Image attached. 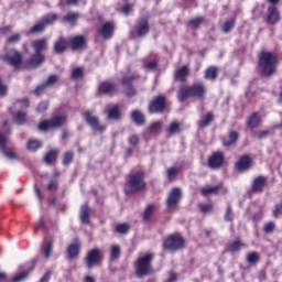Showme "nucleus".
<instances>
[{
    "label": "nucleus",
    "instance_id": "nucleus-1",
    "mask_svg": "<svg viewBox=\"0 0 282 282\" xmlns=\"http://www.w3.org/2000/svg\"><path fill=\"white\" fill-rule=\"evenodd\" d=\"M176 98L178 102H186L188 98L204 100L206 98V85L202 82L195 83L192 86L181 85L176 93Z\"/></svg>",
    "mask_w": 282,
    "mask_h": 282
},
{
    "label": "nucleus",
    "instance_id": "nucleus-2",
    "mask_svg": "<svg viewBox=\"0 0 282 282\" xmlns=\"http://www.w3.org/2000/svg\"><path fill=\"white\" fill-rule=\"evenodd\" d=\"M276 55L271 52L262 51L259 54L258 59L261 76H264V78H270V76H273V74L276 72Z\"/></svg>",
    "mask_w": 282,
    "mask_h": 282
},
{
    "label": "nucleus",
    "instance_id": "nucleus-3",
    "mask_svg": "<svg viewBox=\"0 0 282 282\" xmlns=\"http://www.w3.org/2000/svg\"><path fill=\"white\" fill-rule=\"evenodd\" d=\"M145 174L143 171L130 174L124 185L126 195H133V193H140L147 188V182H144Z\"/></svg>",
    "mask_w": 282,
    "mask_h": 282
},
{
    "label": "nucleus",
    "instance_id": "nucleus-4",
    "mask_svg": "<svg viewBox=\"0 0 282 282\" xmlns=\"http://www.w3.org/2000/svg\"><path fill=\"white\" fill-rule=\"evenodd\" d=\"M152 262H153V253H148L143 257H140L137 260L135 272L139 279H142V276H149V274L153 272V267L151 265Z\"/></svg>",
    "mask_w": 282,
    "mask_h": 282
},
{
    "label": "nucleus",
    "instance_id": "nucleus-5",
    "mask_svg": "<svg viewBox=\"0 0 282 282\" xmlns=\"http://www.w3.org/2000/svg\"><path fill=\"white\" fill-rule=\"evenodd\" d=\"M83 118L86 124H88V127H90V129L97 133H104V131L107 129V127L100 124V119H98V117H96L91 110L84 112Z\"/></svg>",
    "mask_w": 282,
    "mask_h": 282
},
{
    "label": "nucleus",
    "instance_id": "nucleus-6",
    "mask_svg": "<svg viewBox=\"0 0 282 282\" xmlns=\"http://www.w3.org/2000/svg\"><path fill=\"white\" fill-rule=\"evenodd\" d=\"M1 59L4 61V63H8V65H11V67L19 69L21 63H23V55L19 51L12 48L2 55Z\"/></svg>",
    "mask_w": 282,
    "mask_h": 282
},
{
    "label": "nucleus",
    "instance_id": "nucleus-7",
    "mask_svg": "<svg viewBox=\"0 0 282 282\" xmlns=\"http://www.w3.org/2000/svg\"><path fill=\"white\" fill-rule=\"evenodd\" d=\"M184 238L177 236H170L163 242V250H169L170 252H177L184 248Z\"/></svg>",
    "mask_w": 282,
    "mask_h": 282
},
{
    "label": "nucleus",
    "instance_id": "nucleus-8",
    "mask_svg": "<svg viewBox=\"0 0 282 282\" xmlns=\"http://www.w3.org/2000/svg\"><path fill=\"white\" fill-rule=\"evenodd\" d=\"M66 118L64 116H55L51 120L42 121L39 124L40 131H50V129H58L59 127H63L66 122Z\"/></svg>",
    "mask_w": 282,
    "mask_h": 282
},
{
    "label": "nucleus",
    "instance_id": "nucleus-9",
    "mask_svg": "<svg viewBox=\"0 0 282 282\" xmlns=\"http://www.w3.org/2000/svg\"><path fill=\"white\" fill-rule=\"evenodd\" d=\"M102 252H100V249H93L87 252L86 256V265L88 270H91L94 265H100L102 263Z\"/></svg>",
    "mask_w": 282,
    "mask_h": 282
},
{
    "label": "nucleus",
    "instance_id": "nucleus-10",
    "mask_svg": "<svg viewBox=\"0 0 282 282\" xmlns=\"http://www.w3.org/2000/svg\"><path fill=\"white\" fill-rule=\"evenodd\" d=\"M164 109H166V97L162 95H159L149 105L150 113H163Z\"/></svg>",
    "mask_w": 282,
    "mask_h": 282
},
{
    "label": "nucleus",
    "instance_id": "nucleus-11",
    "mask_svg": "<svg viewBox=\"0 0 282 282\" xmlns=\"http://www.w3.org/2000/svg\"><path fill=\"white\" fill-rule=\"evenodd\" d=\"M182 200V188L174 187L167 197L166 204L167 208H175L177 204Z\"/></svg>",
    "mask_w": 282,
    "mask_h": 282
},
{
    "label": "nucleus",
    "instance_id": "nucleus-12",
    "mask_svg": "<svg viewBox=\"0 0 282 282\" xmlns=\"http://www.w3.org/2000/svg\"><path fill=\"white\" fill-rule=\"evenodd\" d=\"M45 63V54L43 53H33L31 57L26 61L28 67L31 69H36Z\"/></svg>",
    "mask_w": 282,
    "mask_h": 282
},
{
    "label": "nucleus",
    "instance_id": "nucleus-13",
    "mask_svg": "<svg viewBox=\"0 0 282 282\" xmlns=\"http://www.w3.org/2000/svg\"><path fill=\"white\" fill-rule=\"evenodd\" d=\"M80 248H83V243L78 241V238H76L74 243H70L67 248V259L69 261L78 259V254H80Z\"/></svg>",
    "mask_w": 282,
    "mask_h": 282
},
{
    "label": "nucleus",
    "instance_id": "nucleus-14",
    "mask_svg": "<svg viewBox=\"0 0 282 282\" xmlns=\"http://www.w3.org/2000/svg\"><path fill=\"white\" fill-rule=\"evenodd\" d=\"M54 237H45L41 246V254H44L45 259L52 257V251L54 250Z\"/></svg>",
    "mask_w": 282,
    "mask_h": 282
},
{
    "label": "nucleus",
    "instance_id": "nucleus-15",
    "mask_svg": "<svg viewBox=\"0 0 282 282\" xmlns=\"http://www.w3.org/2000/svg\"><path fill=\"white\" fill-rule=\"evenodd\" d=\"M191 75V68L188 65H183L178 67L174 73V80L176 83H186V78Z\"/></svg>",
    "mask_w": 282,
    "mask_h": 282
},
{
    "label": "nucleus",
    "instance_id": "nucleus-16",
    "mask_svg": "<svg viewBox=\"0 0 282 282\" xmlns=\"http://www.w3.org/2000/svg\"><path fill=\"white\" fill-rule=\"evenodd\" d=\"M224 164V153L214 152L212 156L208 158L209 169H220Z\"/></svg>",
    "mask_w": 282,
    "mask_h": 282
},
{
    "label": "nucleus",
    "instance_id": "nucleus-17",
    "mask_svg": "<svg viewBox=\"0 0 282 282\" xmlns=\"http://www.w3.org/2000/svg\"><path fill=\"white\" fill-rule=\"evenodd\" d=\"M281 21V14L279 13V10L274 6H270L268 8V17L265 19V22L269 23V25H274Z\"/></svg>",
    "mask_w": 282,
    "mask_h": 282
},
{
    "label": "nucleus",
    "instance_id": "nucleus-18",
    "mask_svg": "<svg viewBox=\"0 0 282 282\" xmlns=\"http://www.w3.org/2000/svg\"><path fill=\"white\" fill-rule=\"evenodd\" d=\"M31 47L34 50V53L42 54V52L47 51V47H48L47 39L43 37V39L34 40L31 43Z\"/></svg>",
    "mask_w": 282,
    "mask_h": 282
},
{
    "label": "nucleus",
    "instance_id": "nucleus-19",
    "mask_svg": "<svg viewBox=\"0 0 282 282\" xmlns=\"http://www.w3.org/2000/svg\"><path fill=\"white\" fill-rule=\"evenodd\" d=\"M89 217H91V209L89 208V205L86 203L80 207L79 220L82 224L89 225L91 224V220L89 219Z\"/></svg>",
    "mask_w": 282,
    "mask_h": 282
},
{
    "label": "nucleus",
    "instance_id": "nucleus-20",
    "mask_svg": "<svg viewBox=\"0 0 282 282\" xmlns=\"http://www.w3.org/2000/svg\"><path fill=\"white\" fill-rule=\"evenodd\" d=\"M268 178L265 176H258L253 180L251 188L253 193H263Z\"/></svg>",
    "mask_w": 282,
    "mask_h": 282
},
{
    "label": "nucleus",
    "instance_id": "nucleus-21",
    "mask_svg": "<svg viewBox=\"0 0 282 282\" xmlns=\"http://www.w3.org/2000/svg\"><path fill=\"white\" fill-rule=\"evenodd\" d=\"M87 44V40L85 35H76L75 37L70 39V47L73 52L78 50H83V47Z\"/></svg>",
    "mask_w": 282,
    "mask_h": 282
},
{
    "label": "nucleus",
    "instance_id": "nucleus-22",
    "mask_svg": "<svg viewBox=\"0 0 282 282\" xmlns=\"http://www.w3.org/2000/svg\"><path fill=\"white\" fill-rule=\"evenodd\" d=\"M236 142H239V132L230 130L227 137L223 138L224 147H232Z\"/></svg>",
    "mask_w": 282,
    "mask_h": 282
},
{
    "label": "nucleus",
    "instance_id": "nucleus-23",
    "mask_svg": "<svg viewBox=\"0 0 282 282\" xmlns=\"http://www.w3.org/2000/svg\"><path fill=\"white\" fill-rule=\"evenodd\" d=\"M250 164H252V159H250L249 155H242L236 163V169L240 172L248 171V169H250Z\"/></svg>",
    "mask_w": 282,
    "mask_h": 282
},
{
    "label": "nucleus",
    "instance_id": "nucleus-24",
    "mask_svg": "<svg viewBox=\"0 0 282 282\" xmlns=\"http://www.w3.org/2000/svg\"><path fill=\"white\" fill-rule=\"evenodd\" d=\"M59 153H61V150H58L56 148L46 152V154L43 158L45 164L52 165V164L56 163V160H58Z\"/></svg>",
    "mask_w": 282,
    "mask_h": 282
},
{
    "label": "nucleus",
    "instance_id": "nucleus-25",
    "mask_svg": "<svg viewBox=\"0 0 282 282\" xmlns=\"http://www.w3.org/2000/svg\"><path fill=\"white\" fill-rule=\"evenodd\" d=\"M137 34L140 37L149 34V21L147 19H141L137 22Z\"/></svg>",
    "mask_w": 282,
    "mask_h": 282
},
{
    "label": "nucleus",
    "instance_id": "nucleus-26",
    "mask_svg": "<svg viewBox=\"0 0 282 282\" xmlns=\"http://www.w3.org/2000/svg\"><path fill=\"white\" fill-rule=\"evenodd\" d=\"M98 89L100 94H106V96H111L116 91V84L112 82H104L99 84Z\"/></svg>",
    "mask_w": 282,
    "mask_h": 282
},
{
    "label": "nucleus",
    "instance_id": "nucleus-27",
    "mask_svg": "<svg viewBox=\"0 0 282 282\" xmlns=\"http://www.w3.org/2000/svg\"><path fill=\"white\" fill-rule=\"evenodd\" d=\"M98 33L102 36V39H111V35L113 34V23H104V25L98 30Z\"/></svg>",
    "mask_w": 282,
    "mask_h": 282
},
{
    "label": "nucleus",
    "instance_id": "nucleus-28",
    "mask_svg": "<svg viewBox=\"0 0 282 282\" xmlns=\"http://www.w3.org/2000/svg\"><path fill=\"white\" fill-rule=\"evenodd\" d=\"M131 118L137 127H144L147 124V117L140 110H133Z\"/></svg>",
    "mask_w": 282,
    "mask_h": 282
},
{
    "label": "nucleus",
    "instance_id": "nucleus-29",
    "mask_svg": "<svg viewBox=\"0 0 282 282\" xmlns=\"http://www.w3.org/2000/svg\"><path fill=\"white\" fill-rule=\"evenodd\" d=\"M219 76V68L217 66H209L205 70V80H217V77Z\"/></svg>",
    "mask_w": 282,
    "mask_h": 282
},
{
    "label": "nucleus",
    "instance_id": "nucleus-30",
    "mask_svg": "<svg viewBox=\"0 0 282 282\" xmlns=\"http://www.w3.org/2000/svg\"><path fill=\"white\" fill-rule=\"evenodd\" d=\"M261 124V117L258 115V112H253L249 119L247 120V127L249 129H257Z\"/></svg>",
    "mask_w": 282,
    "mask_h": 282
},
{
    "label": "nucleus",
    "instance_id": "nucleus-31",
    "mask_svg": "<svg viewBox=\"0 0 282 282\" xmlns=\"http://www.w3.org/2000/svg\"><path fill=\"white\" fill-rule=\"evenodd\" d=\"M67 50V41L64 37H59L54 44L55 54H63Z\"/></svg>",
    "mask_w": 282,
    "mask_h": 282
},
{
    "label": "nucleus",
    "instance_id": "nucleus-32",
    "mask_svg": "<svg viewBox=\"0 0 282 282\" xmlns=\"http://www.w3.org/2000/svg\"><path fill=\"white\" fill-rule=\"evenodd\" d=\"M241 248H246V243L241 242V240H235L228 246V252L230 254H237V252L241 251Z\"/></svg>",
    "mask_w": 282,
    "mask_h": 282
},
{
    "label": "nucleus",
    "instance_id": "nucleus-33",
    "mask_svg": "<svg viewBox=\"0 0 282 282\" xmlns=\"http://www.w3.org/2000/svg\"><path fill=\"white\" fill-rule=\"evenodd\" d=\"M13 120L18 124H25L28 122V112L19 110L18 112H12Z\"/></svg>",
    "mask_w": 282,
    "mask_h": 282
},
{
    "label": "nucleus",
    "instance_id": "nucleus-34",
    "mask_svg": "<svg viewBox=\"0 0 282 282\" xmlns=\"http://www.w3.org/2000/svg\"><path fill=\"white\" fill-rule=\"evenodd\" d=\"M205 21H206L205 17L193 18L187 22V28H191L192 30H198V28H202V24Z\"/></svg>",
    "mask_w": 282,
    "mask_h": 282
},
{
    "label": "nucleus",
    "instance_id": "nucleus-35",
    "mask_svg": "<svg viewBox=\"0 0 282 282\" xmlns=\"http://www.w3.org/2000/svg\"><path fill=\"white\" fill-rule=\"evenodd\" d=\"M140 79V75H124L121 79L122 87L133 86L135 80Z\"/></svg>",
    "mask_w": 282,
    "mask_h": 282
},
{
    "label": "nucleus",
    "instance_id": "nucleus-36",
    "mask_svg": "<svg viewBox=\"0 0 282 282\" xmlns=\"http://www.w3.org/2000/svg\"><path fill=\"white\" fill-rule=\"evenodd\" d=\"M57 19L58 15L56 13H47L43 15L40 21L42 22V24H44L45 28H47V25H53V23L57 21Z\"/></svg>",
    "mask_w": 282,
    "mask_h": 282
},
{
    "label": "nucleus",
    "instance_id": "nucleus-37",
    "mask_svg": "<svg viewBox=\"0 0 282 282\" xmlns=\"http://www.w3.org/2000/svg\"><path fill=\"white\" fill-rule=\"evenodd\" d=\"M221 188V186L216 185V186H207V187H203L200 189L202 195H204V197H208L210 195H217V193H219V189Z\"/></svg>",
    "mask_w": 282,
    "mask_h": 282
},
{
    "label": "nucleus",
    "instance_id": "nucleus-38",
    "mask_svg": "<svg viewBox=\"0 0 282 282\" xmlns=\"http://www.w3.org/2000/svg\"><path fill=\"white\" fill-rule=\"evenodd\" d=\"M78 19H80V13H78V12H68L63 18V21H65V23H69L70 25H74V23H76V21H78Z\"/></svg>",
    "mask_w": 282,
    "mask_h": 282
},
{
    "label": "nucleus",
    "instance_id": "nucleus-39",
    "mask_svg": "<svg viewBox=\"0 0 282 282\" xmlns=\"http://www.w3.org/2000/svg\"><path fill=\"white\" fill-rule=\"evenodd\" d=\"M215 120V116L212 112H208L200 121H198V127L204 129V127H210V122Z\"/></svg>",
    "mask_w": 282,
    "mask_h": 282
},
{
    "label": "nucleus",
    "instance_id": "nucleus-40",
    "mask_svg": "<svg viewBox=\"0 0 282 282\" xmlns=\"http://www.w3.org/2000/svg\"><path fill=\"white\" fill-rule=\"evenodd\" d=\"M167 133H170V135H175L177 133H182V123L177 122V121H173L170 127L167 128Z\"/></svg>",
    "mask_w": 282,
    "mask_h": 282
},
{
    "label": "nucleus",
    "instance_id": "nucleus-41",
    "mask_svg": "<svg viewBox=\"0 0 282 282\" xmlns=\"http://www.w3.org/2000/svg\"><path fill=\"white\" fill-rule=\"evenodd\" d=\"M162 131V123L161 121H154L152 124H150L144 133H160Z\"/></svg>",
    "mask_w": 282,
    "mask_h": 282
},
{
    "label": "nucleus",
    "instance_id": "nucleus-42",
    "mask_svg": "<svg viewBox=\"0 0 282 282\" xmlns=\"http://www.w3.org/2000/svg\"><path fill=\"white\" fill-rule=\"evenodd\" d=\"M85 76V69L83 67H76L70 73L72 80H80Z\"/></svg>",
    "mask_w": 282,
    "mask_h": 282
},
{
    "label": "nucleus",
    "instance_id": "nucleus-43",
    "mask_svg": "<svg viewBox=\"0 0 282 282\" xmlns=\"http://www.w3.org/2000/svg\"><path fill=\"white\" fill-rule=\"evenodd\" d=\"M235 30V19H229L223 24L224 34H230Z\"/></svg>",
    "mask_w": 282,
    "mask_h": 282
},
{
    "label": "nucleus",
    "instance_id": "nucleus-44",
    "mask_svg": "<svg viewBox=\"0 0 282 282\" xmlns=\"http://www.w3.org/2000/svg\"><path fill=\"white\" fill-rule=\"evenodd\" d=\"M41 147H43V143L40 140H31L26 144V149L32 152L39 151Z\"/></svg>",
    "mask_w": 282,
    "mask_h": 282
},
{
    "label": "nucleus",
    "instance_id": "nucleus-45",
    "mask_svg": "<svg viewBox=\"0 0 282 282\" xmlns=\"http://www.w3.org/2000/svg\"><path fill=\"white\" fill-rule=\"evenodd\" d=\"M108 119L109 120H120V108L118 106L112 107L108 111Z\"/></svg>",
    "mask_w": 282,
    "mask_h": 282
},
{
    "label": "nucleus",
    "instance_id": "nucleus-46",
    "mask_svg": "<svg viewBox=\"0 0 282 282\" xmlns=\"http://www.w3.org/2000/svg\"><path fill=\"white\" fill-rule=\"evenodd\" d=\"M44 31L45 24L41 20L30 29L31 34H39Z\"/></svg>",
    "mask_w": 282,
    "mask_h": 282
},
{
    "label": "nucleus",
    "instance_id": "nucleus-47",
    "mask_svg": "<svg viewBox=\"0 0 282 282\" xmlns=\"http://www.w3.org/2000/svg\"><path fill=\"white\" fill-rule=\"evenodd\" d=\"M120 254H121L120 246L113 245L110 250L111 261H116V259H120Z\"/></svg>",
    "mask_w": 282,
    "mask_h": 282
},
{
    "label": "nucleus",
    "instance_id": "nucleus-48",
    "mask_svg": "<svg viewBox=\"0 0 282 282\" xmlns=\"http://www.w3.org/2000/svg\"><path fill=\"white\" fill-rule=\"evenodd\" d=\"M59 80L61 77L58 75H50L48 78L44 82V85H46L50 89V87H54V85H56V83H58Z\"/></svg>",
    "mask_w": 282,
    "mask_h": 282
},
{
    "label": "nucleus",
    "instance_id": "nucleus-49",
    "mask_svg": "<svg viewBox=\"0 0 282 282\" xmlns=\"http://www.w3.org/2000/svg\"><path fill=\"white\" fill-rule=\"evenodd\" d=\"M30 107V99L29 98H23L19 99L14 102V108L15 109H28Z\"/></svg>",
    "mask_w": 282,
    "mask_h": 282
},
{
    "label": "nucleus",
    "instance_id": "nucleus-50",
    "mask_svg": "<svg viewBox=\"0 0 282 282\" xmlns=\"http://www.w3.org/2000/svg\"><path fill=\"white\" fill-rule=\"evenodd\" d=\"M154 210H155V205H148L145 207V210L143 212V221H149Z\"/></svg>",
    "mask_w": 282,
    "mask_h": 282
},
{
    "label": "nucleus",
    "instance_id": "nucleus-51",
    "mask_svg": "<svg viewBox=\"0 0 282 282\" xmlns=\"http://www.w3.org/2000/svg\"><path fill=\"white\" fill-rule=\"evenodd\" d=\"M47 86L43 82L42 84L37 85L36 88L33 90L34 96H43L47 91Z\"/></svg>",
    "mask_w": 282,
    "mask_h": 282
},
{
    "label": "nucleus",
    "instance_id": "nucleus-52",
    "mask_svg": "<svg viewBox=\"0 0 282 282\" xmlns=\"http://www.w3.org/2000/svg\"><path fill=\"white\" fill-rule=\"evenodd\" d=\"M70 162H74V152L67 151L64 153L63 165L69 166Z\"/></svg>",
    "mask_w": 282,
    "mask_h": 282
},
{
    "label": "nucleus",
    "instance_id": "nucleus-53",
    "mask_svg": "<svg viewBox=\"0 0 282 282\" xmlns=\"http://www.w3.org/2000/svg\"><path fill=\"white\" fill-rule=\"evenodd\" d=\"M116 231L119 235H127V232H129V225L128 224H120L116 226Z\"/></svg>",
    "mask_w": 282,
    "mask_h": 282
},
{
    "label": "nucleus",
    "instance_id": "nucleus-54",
    "mask_svg": "<svg viewBox=\"0 0 282 282\" xmlns=\"http://www.w3.org/2000/svg\"><path fill=\"white\" fill-rule=\"evenodd\" d=\"M275 228H276V225L274 224V221H270L264 225L263 230H264L265 235H272V232H274Z\"/></svg>",
    "mask_w": 282,
    "mask_h": 282
},
{
    "label": "nucleus",
    "instance_id": "nucleus-55",
    "mask_svg": "<svg viewBox=\"0 0 282 282\" xmlns=\"http://www.w3.org/2000/svg\"><path fill=\"white\" fill-rule=\"evenodd\" d=\"M30 274V271H22L21 273H19L18 275H15L12 279V282H22L25 281V279H28V275Z\"/></svg>",
    "mask_w": 282,
    "mask_h": 282
},
{
    "label": "nucleus",
    "instance_id": "nucleus-56",
    "mask_svg": "<svg viewBox=\"0 0 282 282\" xmlns=\"http://www.w3.org/2000/svg\"><path fill=\"white\" fill-rule=\"evenodd\" d=\"M8 137H6L3 133H0V150L6 151L8 149L9 144Z\"/></svg>",
    "mask_w": 282,
    "mask_h": 282
},
{
    "label": "nucleus",
    "instance_id": "nucleus-57",
    "mask_svg": "<svg viewBox=\"0 0 282 282\" xmlns=\"http://www.w3.org/2000/svg\"><path fill=\"white\" fill-rule=\"evenodd\" d=\"M247 261L248 263H252V264L259 263V253L257 252L249 253L247 256Z\"/></svg>",
    "mask_w": 282,
    "mask_h": 282
},
{
    "label": "nucleus",
    "instance_id": "nucleus-58",
    "mask_svg": "<svg viewBox=\"0 0 282 282\" xmlns=\"http://www.w3.org/2000/svg\"><path fill=\"white\" fill-rule=\"evenodd\" d=\"M235 219V214L232 213V207L228 205L225 213V221H232Z\"/></svg>",
    "mask_w": 282,
    "mask_h": 282
},
{
    "label": "nucleus",
    "instance_id": "nucleus-59",
    "mask_svg": "<svg viewBox=\"0 0 282 282\" xmlns=\"http://www.w3.org/2000/svg\"><path fill=\"white\" fill-rule=\"evenodd\" d=\"M178 173H180V169L177 167L167 169V180H173L174 177H177Z\"/></svg>",
    "mask_w": 282,
    "mask_h": 282
},
{
    "label": "nucleus",
    "instance_id": "nucleus-60",
    "mask_svg": "<svg viewBox=\"0 0 282 282\" xmlns=\"http://www.w3.org/2000/svg\"><path fill=\"white\" fill-rule=\"evenodd\" d=\"M144 69H148V72H153L158 68V61H151L143 65Z\"/></svg>",
    "mask_w": 282,
    "mask_h": 282
},
{
    "label": "nucleus",
    "instance_id": "nucleus-61",
    "mask_svg": "<svg viewBox=\"0 0 282 282\" xmlns=\"http://www.w3.org/2000/svg\"><path fill=\"white\" fill-rule=\"evenodd\" d=\"M50 104L47 101H41L36 108L37 113H44L47 111Z\"/></svg>",
    "mask_w": 282,
    "mask_h": 282
},
{
    "label": "nucleus",
    "instance_id": "nucleus-62",
    "mask_svg": "<svg viewBox=\"0 0 282 282\" xmlns=\"http://www.w3.org/2000/svg\"><path fill=\"white\" fill-rule=\"evenodd\" d=\"M123 94H126L128 97H132V96H135L137 94V90L133 86H126L123 87Z\"/></svg>",
    "mask_w": 282,
    "mask_h": 282
},
{
    "label": "nucleus",
    "instance_id": "nucleus-63",
    "mask_svg": "<svg viewBox=\"0 0 282 282\" xmlns=\"http://www.w3.org/2000/svg\"><path fill=\"white\" fill-rule=\"evenodd\" d=\"M128 142L131 147H138L140 144V138L137 134H132L129 137Z\"/></svg>",
    "mask_w": 282,
    "mask_h": 282
},
{
    "label": "nucleus",
    "instance_id": "nucleus-64",
    "mask_svg": "<svg viewBox=\"0 0 282 282\" xmlns=\"http://www.w3.org/2000/svg\"><path fill=\"white\" fill-rule=\"evenodd\" d=\"M200 213H213V204H200Z\"/></svg>",
    "mask_w": 282,
    "mask_h": 282
}]
</instances>
